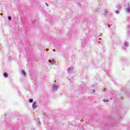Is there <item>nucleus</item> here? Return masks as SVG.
<instances>
[{
    "mask_svg": "<svg viewBox=\"0 0 130 130\" xmlns=\"http://www.w3.org/2000/svg\"><path fill=\"white\" fill-rule=\"evenodd\" d=\"M37 107V103L36 102H35L32 104V108L33 109H35Z\"/></svg>",
    "mask_w": 130,
    "mask_h": 130,
    "instance_id": "1",
    "label": "nucleus"
},
{
    "mask_svg": "<svg viewBox=\"0 0 130 130\" xmlns=\"http://www.w3.org/2000/svg\"><path fill=\"white\" fill-rule=\"evenodd\" d=\"M53 87L54 89H57L59 88V86L56 85H53Z\"/></svg>",
    "mask_w": 130,
    "mask_h": 130,
    "instance_id": "2",
    "label": "nucleus"
},
{
    "mask_svg": "<svg viewBox=\"0 0 130 130\" xmlns=\"http://www.w3.org/2000/svg\"><path fill=\"white\" fill-rule=\"evenodd\" d=\"M8 76V74L7 73L5 72V73H4V77L7 78Z\"/></svg>",
    "mask_w": 130,
    "mask_h": 130,
    "instance_id": "3",
    "label": "nucleus"
},
{
    "mask_svg": "<svg viewBox=\"0 0 130 130\" xmlns=\"http://www.w3.org/2000/svg\"><path fill=\"white\" fill-rule=\"evenodd\" d=\"M22 75H24V77H26V73L24 70L22 71Z\"/></svg>",
    "mask_w": 130,
    "mask_h": 130,
    "instance_id": "4",
    "label": "nucleus"
},
{
    "mask_svg": "<svg viewBox=\"0 0 130 130\" xmlns=\"http://www.w3.org/2000/svg\"><path fill=\"white\" fill-rule=\"evenodd\" d=\"M126 11H127V13H129L130 12V8H127V9H126Z\"/></svg>",
    "mask_w": 130,
    "mask_h": 130,
    "instance_id": "5",
    "label": "nucleus"
},
{
    "mask_svg": "<svg viewBox=\"0 0 130 130\" xmlns=\"http://www.w3.org/2000/svg\"><path fill=\"white\" fill-rule=\"evenodd\" d=\"M8 20H9V21H11L12 19V18H11V17L9 16L8 17Z\"/></svg>",
    "mask_w": 130,
    "mask_h": 130,
    "instance_id": "6",
    "label": "nucleus"
},
{
    "mask_svg": "<svg viewBox=\"0 0 130 130\" xmlns=\"http://www.w3.org/2000/svg\"><path fill=\"white\" fill-rule=\"evenodd\" d=\"M103 102H109V100H107L106 101L105 99H104V100H103Z\"/></svg>",
    "mask_w": 130,
    "mask_h": 130,
    "instance_id": "7",
    "label": "nucleus"
},
{
    "mask_svg": "<svg viewBox=\"0 0 130 130\" xmlns=\"http://www.w3.org/2000/svg\"><path fill=\"white\" fill-rule=\"evenodd\" d=\"M71 70H73V68H69L68 72H70Z\"/></svg>",
    "mask_w": 130,
    "mask_h": 130,
    "instance_id": "8",
    "label": "nucleus"
},
{
    "mask_svg": "<svg viewBox=\"0 0 130 130\" xmlns=\"http://www.w3.org/2000/svg\"><path fill=\"white\" fill-rule=\"evenodd\" d=\"M33 102V100L32 99H29V103H31Z\"/></svg>",
    "mask_w": 130,
    "mask_h": 130,
    "instance_id": "9",
    "label": "nucleus"
},
{
    "mask_svg": "<svg viewBox=\"0 0 130 130\" xmlns=\"http://www.w3.org/2000/svg\"><path fill=\"white\" fill-rule=\"evenodd\" d=\"M116 13H117V14H119V11H116Z\"/></svg>",
    "mask_w": 130,
    "mask_h": 130,
    "instance_id": "10",
    "label": "nucleus"
},
{
    "mask_svg": "<svg viewBox=\"0 0 130 130\" xmlns=\"http://www.w3.org/2000/svg\"><path fill=\"white\" fill-rule=\"evenodd\" d=\"M125 46H128L127 43H125Z\"/></svg>",
    "mask_w": 130,
    "mask_h": 130,
    "instance_id": "11",
    "label": "nucleus"
},
{
    "mask_svg": "<svg viewBox=\"0 0 130 130\" xmlns=\"http://www.w3.org/2000/svg\"><path fill=\"white\" fill-rule=\"evenodd\" d=\"M49 62L50 63H51V60H49Z\"/></svg>",
    "mask_w": 130,
    "mask_h": 130,
    "instance_id": "12",
    "label": "nucleus"
},
{
    "mask_svg": "<svg viewBox=\"0 0 130 130\" xmlns=\"http://www.w3.org/2000/svg\"><path fill=\"white\" fill-rule=\"evenodd\" d=\"M46 5L47 6H49L47 3H46Z\"/></svg>",
    "mask_w": 130,
    "mask_h": 130,
    "instance_id": "13",
    "label": "nucleus"
},
{
    "mask_svg": "<svg viewBox=\"0 0 130 130\" xmlns=\"http://www.w3.org/2000/svg\"><path fill=\"white\" fill-rule=\"evenodd\" d=\"M54 82H56V81H54Z\"/></svg>",
    "mask_w": 130,
    "mask_h": 130,
    "instance_id": "14",
    "label": "nucleus"
},
{
    "mask_svg": "<svg viewBox=\"0 0 130 130\" xmlns=\"http://www.w3.org/2000/svg\"><path fill=\"white\" fill-rule=\"evenodd\" d=\"M1 15H3V14H1Z\"/></svg>",
    "mask_w": 130,
    "mask_h": 130,
    "instance_id": "15",
    "label": "nucleus"
}]
</instances>
